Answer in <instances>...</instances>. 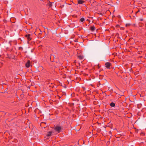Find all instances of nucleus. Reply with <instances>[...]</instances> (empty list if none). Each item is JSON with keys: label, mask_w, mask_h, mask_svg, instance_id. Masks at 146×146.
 Instances as JSON below:
<instances>
[{"label": "nucleus", "mask_w": 146, "mask_h": 146, "mask_svg": "<svg viewBox=\"0 0 146 146\" xmlns=\"http://www.w3.org/2000/svg\"><path fill=\"white\" fill-rule=\"evenodd\" d=\"M84 1L82 0H78V4H82L84 3Z\"/></svg>", "instance_id": "5"}, {"label": "nucleus", "mask_w": 146, "mask_h": 146, "mask_svg": "<svg viewBox=\"0 0 146 146\" xmlns=\"http://www.w3.org/2000/svg\"><path fill=\"white\" fill-rule=\"evenodd\" d=\"M105 65L107 68L109 69L110 68L111 66V63L109 62H107L106 63Z\"/></svg>", "instance_id": "2"}, {"label": "nucleus", "mask_w": 146, "mask_h": 146, "mask_svg": "<svg viewBox=\"0 0 146 146\" xmlns=\"http://www.w3.org/2000/svg\"><path fill=\"white\" fill-rule=\"evenodd\" d=\"M142 20H142V19H141V21H142Z\"/></svg>", "instance_id": "14"}, {"label": "nucleus", "mask_w": 146, "mask_h": 146, "mask_svg": "<svg viewBox=\"0 0 146 146\" xmlns=\"http://www.w3.org/2000/svg\"><path fill=\"white\" fill-rule=\"evenodd\" d=\"M7 57L9 58H13V57H12L11 56L8 54H7Z\"/></svg>", "instance_id": "11"}, {"label": "nucleus", "mask_w": 146, "mask_h": 146, "mask_svg": "<svg viewBox=\"0 0 146 146\" xmlns=\"http://www.w3.org/2000/svg\"><path fill=\"white\" fill-rule=\"evenodd\" d=\"M61 129V128L60 126H56L54 128V130L56 131L59 133L60 132Z\"/></svg>", "instance_id": "1"}, {"label": "nucleus", "mask_w": 146, "mask_h": 146, "mask_svg": "<svg viewBox=\"0 0 146 146\" xmlns=\"http://www.w3.org/2000/svg\"><path fill=\"white\" fill-rule=\"evenodd\" d=\"M25 36L27 38L28 40H30L31 39V35L30 34L26 35Z\"/></svg>", "instance_id": "3"}, {"label": "nucleus", "mask_w": 146, "mask_h": 146, "mask_svg": "<svg viewBox=\"0 0 146 146\" xmlns=\"http://www.w3.org/2000/svg\"><path fill=\"white\" fill-rule=\"evenodd\" d=\"M85 19L84 18L82 17L81 18L80 20V21L81 22H83L84 21Z\"/></svg>", "instance_id": "10"}, {"label": "nucleus", "mask_w": 146, "mask_h": 146, "mask_svg": "<svg viewBox=\"0 0 146 146\" xmlns=\"http://www.w3.org/2000/svg\"><path fill=\"white\" fill-rule=\"evenodd\" d=\"M78 57L80 59H82L84 58V56H82L79 55L78 56Z\"/></svg>", "instance_id": "8"}, {"label": "nucleus", "mask_w": 146, "mask_h": 146, "mask_svg": "<svg viewBox=\"0 0 146 146\" xmlns=\"http://www.w3.org/2000/svg\"><path fill=\"white\" fill-rule=\"evenodd\" d=\"M19 40H21V38H19Z\"/></svg>", "instance_id": "13"}, {"label": "nucleus", "mask_w": 146, "mask_h": 146, "mask_svg": "<svg viewBox=\"0 0 146 146\" xmlns=\"http://www.w3.org/2000/svg\"><path fill=\"white\" fill-rule=\"evenodd\" d=\"M23 50V48L21 47H19V50H21V51L22 50Z\"/></svg>", "instance_id": "12"}, {"label": "nucleus", "mask_w": 146, "mask_h": 146, "mask_svg": "<svg viewBox=\"0 0 146 146\" xmlns=\"http://www.w3.org/2000/svg\"><path fill=\"white\" fill-rule=\"evenodd\" d=\"M96 29V28L94 26H92L91 27L90 30L92 31H94Z\"/></svg>", "instance_id": "7"}, {"label": "nucleus", "mask_w": 146, "mask_h": 146, "mask_svg": "<svg viewBox=\"0 0 146 146\" xmlns=\"http://www.w3.org/2000/svg\"><path fill=\"white\" fill-rule=\"evenodd\" d=\"M30 63L31 62L30 61L28 60L26 64H25L26 67L27 68L29 67L30 66Z\"/></svg>", "instance_id": "4"}, {"label": "nucleus", "mask_w": 146, "mask_h": 146, "mask_svg": "<svg viewBox=\"0 0 146 146\" xmlns=\"http://www.w3.org/2000/svg\"><path fill=\"white\" fill-rule=\"evenodd\" d=\"M52 133V131L48 132L46 135L48 137L50 136L51 135V134Z\"/></svg>", "instance_id": "6"}, {"label": "nucleus", "mask_w": 146, "mask_h": 146, "mask_svg": "<svg viewBox=\"0 0 146 146\" xmlns=\"http://www.w3.org/2000/svg\"><path fill=\"white\" fill-rule=\"evenodd\" d=\"M110 106L112 107H114L115 106V104L113 102H111L110 104Z\"/></svg>", "instance_id": "9"}]
</instances>
